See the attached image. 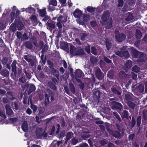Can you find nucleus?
Masks as SVG:
<instances>
[{
  "mask_svg": "<svg viewBox=\"0 0 147 147\" xmlns=\"http://www.w3.org/2000/svg\"><path fill=\"white\" fill-rule=\"evenodd\" d=\"M17 64L16 60H14L11 65V77L14 80H18L19 78L24 75L22 69L17 68L16 64Z\"/></svg>",
  "mask_w": 147,
  "mask_h": 147,
  "instance_id": "f257e3e1",
  "label": "nucleus"
},
{
  "mask_svg": "<svg viewBox=\"0 0 147 147\" xmlns=\"http://www.w3.org/2000/svg\"><path fill=\"white\" fill-rule=\"evenodd\" d=\"M126 36L125 34L123 33H120L119 31L115 33V38L116 40L119 42H122L124 40Z\"/></svg>",
  "mask_w": 147,
  "mask_h": 147,
  "instance_id": "f03ea898",
  "label": "nucleus"
},
{
  "mask_svg": "<svg viewBox=\"0 0 147 147\" xmlns=\"http://www.w3.org/2000/svg\"><path fill=\"white\" fill-rule=\"evenodd\" d=\"M13 26L15 28L17 27L18 30H20L23 28L24 26L22 22L20 20L16 19L14 22Z\"/></svg>",
  "mask_w": 147,
  "mask_h": 147,
  "instance_id": "7ed1b4c3",
  "label": "nucleus"
},
{
  "mask_svg": "<svg viewBox=\"0 0 147 147\" xmlns=\"http://www.w3.org/2000/svg\"><path fill=\"white\" fill-rule=\"evenodd\" d=\"M95 74L96 78L99 80H101L104 78V74L98 67L96 69Z\"/></svg>",
  "mask_w": 147,
  "mask_h": 147,
  "instance_id": "20e7f679",
  "label": "nucleus"
},
{
  "mask_svg": "<svg viewBox=\"0 0 147 147\" xmlns=\"http://www.w3.org/2000/svg\"><path fill=\"white\" fill-rule=\"evenodd\" d=\"M110 16V12L109 10L104 11L101 16V19L103 22H107L109 19Z\"/></svg>",
  "mask_w": 147,
  "mask_h": 147,
  "instance_id": "39448f33",
  "label": "nucleus"
},
{
  "mask_svg": "<svg viewBox=\"0 0 147 147\" xmlns=\"http://www.w3.org/2000/svg\"><path fill=\"white\" fill-rule=\"evenodd\" d=\"M111 104L112 109H117L119 111H121L123 109V106L120 102L116 101H113Z\"/></svg>",
  "mask_w": 147,
  "mask_h": 147,
  "instance_id": "423d86ee",
  "label": "nucleus"
},
{
  "mask_svg": "<svg viewBox=\"0 0 147 147\" xmlns=\"http://www.w3.org/2000/svg\"><path fill=\"white\" fill-rule=\"evenodd\" d=\"M132 66V61L130 60H127L125 62L124 66L123 69L126 72H127L129 69H130Z\"/></svg>",
  "mask_w": 147,
  "mask_h": 147,
  "instance_id": "0eeeda50",
  "label": "nucleus"
},
{
  "mask_svg": "<svg viewBox=\"0 0 147 147\" xmlns=\"http://www.w3.org/2000/svg\"><path fill=\"white\" fill-rule=\"evenodd\" d=\"M112 92L115 95L120 96L121 94V91L118 89L117 87L115 86H112L111 88Z\"/></svg>",
  "mask_w": 147,
  "mask_h": 147,
  "instance_id": "6e6552de",
  "label": "nucleus"
},
{
  "mask_svg": "<svg viewBox=\"0 0 147 147\" xmlns=\"http://www.w3.org/2000/svg\"><path fill=\"white\" fill-rule=\"evenodd\" d=\"M56 85V84H54L51 81H49L47 83L48 86L53 90L54 92L57 91L58 88Z\"/></svg>",
  "mask_w": 147,
  "mask_h": 147,
  "instance_id": "1a4fd4ad",
  "label": "nucleus"
},
{
  "mask_svg": "<svg viewBox=\"0 0 147 147\" xmlns=\"http://www.w3.org/2000/svg\"><path fill=\"white\" fill-rule=\"evenodd\" d=\"M82 12L79 9H76L73 13V15L76 18H79L82 15Z\"/></svg>",
  "mask_w": 147,
  "mask_h": 147,
  "instance_id": "9d476101",
  "label": "nucleus"
},
{
  "mask_svg": "<svg viewBox=\"0 0 147 147\" xmlns=\"http://www.w3.org/2000/svg\"><path fill=\"white\" fill-rule=\"evenodd\" d=\"M5 108L6 114L8 115L11 116L14 114V113L9 105H6Z\"/></svg>",
  "mask_w": 147,
  "mask_h": 147,
  "instance_id": "9b49d317",
  "label": "nucleus"
},
{
  "mask_svg": "<svg viewBox=\"0 0 147 147\" xmlns=\"http://www.w3.org/2000/svg\"><path fill=\"white\" fill-rule=\"evenodd\" d=\"M51 74V75H55V77L58 79H59V71L58 70H57L54 67L50 69Z\"/></svg>",
  "mask_w": 147,
  "mask_h": 147,
  "instance_id": "f8f14e48",
  "label": "nucleus"
},
{
  "mask_svg": "<svg viewBox=\"0 0 147 147\" xmlns=\"http://www.w3.org/2000/svg\"><path fill=\"white\" fill-rule=\"evenodd\" d=\"M75 78H81L83 74V72L80 69H77L75 71Z\"/></svg>",
  "mask_w": 147,
  "mask_h": 147,
  "instance_id": "ddd939ff",
  "label": "nucleus"
},
{
  "mask_svg": "<svg viewBox=\"0 0 147 147\" xmlns=\"http://www.w3.org/2000/svg\"><path fill=\"white\" fill-rule=\"evenodd\" d=\"M85 53L84 50L81 49H80L76 50L74 54V55L80 56L84 55Z\"/></svg>",
  "mask_w": 147,
  "mask_h": 147,
  "instance_id": "4468645a",
  "label": "nucleus"
},
{
  "mask_svg": "<svg viewBox=\"0 0 147 147\" xmlns=\"http://www.w3.org/2000/svg\"><path fill=\"white\" fill-rule=\"evenodd\" d=\"M131 52L132 55L134 58L138 57L140 52L138 51L136 49L133 48L132 49Z\"/></svg>",
  "mask_w": 147,
  "mask_h": 147,
  "instance_id": "2eb2a0df",
  "label": "nucleus"
},
{
  "mask_svg": "<svg viewBox=\"0 0 147 147\" xmlns=\"http://www.w3.org/2000/svg\"><path fill=\"white\" fill-rule=\"evenodd\" d=\"M67 20V17L65 16H60L57 18V21L61 22L62 24L66 22Z\"/></svg>",
  "mask_w": 147,
  "mask_h": 147,
  "instance_id": "dca6fc26",
  "label": "nucleus"
},
{
  "mask_svg": "<svg viewBox=\"0 0 147 147\" xmlns=\"http://www.w3.org/2000/svg\"><path fill=\"white\" fill-rule=\"evenodd\" d=\"M23 71L26 74V77L29 79H30L31 77V71L29 70L28 68L26 67L23 69Z\"/></svg>",
  "mask_w": 147,
  "mask_h": 147,
  "instance_id": "f3484780",
  "label": "nucleus"
},
{
  "mask_svg": "<svg viewBox=\"0 0 147 147\" xmlns=\"http://www.w3.org/2000/svg\"><path fill=\"white\" fill-rule=\"evenodd\" d=\"M0 73L3 77L7 78L9 76V72L7 70L3 69L1 71Z\"/></svg>",
  "mask_w": 147,
  "mask_h": 147,
  "instance_id": "a211bd4d",
  "label": "nucleus"
},
{
  "mask_svg": "<svg viewBox=\"0 0 147 147\" xmlns=\"http://www.w3.org/2000/svg\"><path fill=\"white\" fill-rule=\"evenodd\" d=\"M1 81H3L4 82L5 85H10L11 84V80L7 78H6L3 80H1V79L0 78V87L2 86L1 84Z\"/></svg>",
  "mask_w": 147,
  "mask_h": 147,
  "instance_id": "6ab92c4d",
  "label": "nucleus"
},
{
  "mask_svg": "<svg viewBox=\"0 0 147 147\" xmlns=\"http://www.w3.org/2000/svg\"><path fill=\"white\" fill-rule=\"evenodd\" d=\"M119 76L121 79L126 78L129 75L126 74L125 72L123 71H120L118 74Z\"/></svg>",
  "mask_w": 147,
  "mask_h": 147,
  "instance_id": "aec40b11",
  "label": "nucleus"
},
{
  "mask_svg": "<svg viewBox=\"0 0 147 147\" xmlns=\"http://www.w3.org/2000/svg\"><path fill=\"white\" fill-rule=\"evenodd\" d=\"M7 97L9 101H12L15 99V97L14 96L12 92H7Z\"/></svg>",
  "mask_w": 147,
  "mask_h": 147,
  "instance_id": "412c9836",
  "label": "nucleus"
},
{
  "mask_svg": "<svg viewBox=\"0 0 147 147\" xmlns=\"http://www.w3.org/2000/svg\"><path fill=\"white\" fill-rule=\"evenodd\" d=\"M38 11L39 16L42 17H44L47 14L45 8L43 9H40Z\"/></svg>",
  "mask_w": 147,
  "mask_h": 147,
  "instance_id": "4be33fe9",
  "label": "nucleus"
},
{
  "mask_svg": "<svg viewBox=\"0 0 147 147\" xmlns=\"http://www.w3.org/2000/svg\"><path fill=\"white\" fill-rule=\"evenodd\" d=\"M107 76L110 80L113 79L114 77L113 71L111 69L107 73Z\"/></svg>",
  "mask_w": 147,
  "mask_h": 147,
  "instance_id": "5701e85b",
  "label": "nucleus"
},
{
  "mask_svg": "<svg viewBox=\"0 0 147 147\" xmlns=\"http://www.w3.org/2000/svg\"><path fill=\"white\" fill-rule=\"evenodd\" d=\"M23 131L24 132H26L28 130V125L27 121L24 122L21 126Z\"/></svg>",
  "mask_w": 147,
  "mask_h": 147,
  "instance_id": "b1692460",
  "label": "nucleus"
},
{
  "mask_svg": "<svg viewBox=\"0 0 147 147\" xmlns=\"http://www.w3.org/2000/svg\"><path fill=\"white\" fill-rule=\"evenodd\" d=\"M47 92L51 96V100L52 102H53L54 100L55 92L52 90L49 89L47 90Z\"/></svg>",
  "mask_w": 147,
  "mask_h": 147,
  "instance_id": "393cba45",
  "label": "nucleus"
},
{
  "mask_svg": "<svg viewBox=\"0 0 147 147\" xmlns=\"http://www.w3.org/2000/svg\"><path fill=\"white\" fill-rule=\"evenodd\" d=\"M120 114L122 118H125L126 119H128V118L129 113L127 111L124 110L121 114Z\"/></svg>",
  "mask_w": 147,
  "mask_h": 147,
  "instance_id": "a878e982",
  "label": "nucleus"
},
{
  "mask_svg": "<svg viewBox=\"0 0 147 147\" xmlns=\"http://www.w3.org/2000/svg\"><path fill=\"white\" fill-rule=\"evenodd\" d=\"M105 44L107 50H110L111 47L112 45L109 40L108 39H106Z\"/></svg>",
  "mask_w": 147,
  "mask_h": 147,
  "instance_id": "bb28decb",
  "label": "nucleus"
},
{
  "mask_svg": "<svg viewBox=\"0 0 147 147\" xmlns=\"http://www.w3.org/2000/svg\"><path fill=\"white\" fill-rule=\"evenodd\" d=\"M25 46L28 49H32L33 46L30 41H26L24 43Z\"/></svg>",
  "mask_w": 147,
  "mask_h": 147,
  "instance_id": "cd10ccee",
  "label": "nucleus"
},
{
  "mask_svg": "<svg viewBox=\"0 0 147 147\" xmlns=\"http://www.w3.org/2000/svg\"><path fill=\"white\" fill-rule=\"evenodd\" d=\"M69 86L71 92L74 94L76 93V89L74 84L70 82L69 83Z\"/></svg>",
  "mask_w": 147,
  "mask_h": 147,
  "instance_id": "c85d7f7f",
  "label": "nucleus"
},
{
  "mask_svg": "<svg viewBox=\"0 0 147 147\" xmlns=\"http://www.w3.org/2000/svg\"><path fill=\"white\" fill-rule=\"evenodd\" d=\"M112 133L113 136L115 138H118L121 137L120 132L118 131H113Z\"/></svg>",
  "mask_w": 147,
  "mask_h": 147,
  "instance_id": "c756f323",
  "label": "nucleus"
},
{
  "mask_svg": "<svg viewBox=\"0 0 147 147\" xmlns=\"http://www.w3.org/2000/svg\"><path fill=\"white\" fill-rule=\"evenodd\" d=\"M125 100L127 103L133 100L131 96L129 94H126L125 95Z\"/></svg>",
  "mask_w": 147,
  "mask_h": 147,
  "instance_id": "7c9ffc66",
  "label": "nucleus"
},
{
  "mask_svg": "<svg viewBox=\"0 0 147 147\" xmlns=\"http://www.w3.org/2000/svg\"><path fill=\"white\" fill-rule=\"evenodd\" d=\"M73 136L74 134L72 132H68L66 136V140L67 142L70 140L71 138L73 137Z\"/></svg>",
  "mask_w": 147,
  "mask_h": 147,
  "instance_id": "2f4dec72",
  "label": "nucleus"
},
{
  "mask_svg": "<svg viewBox=\"0 0 147 147\" xmlns=\"http://www.w3.org/2000/svg\"><path fill=\"white\" fill-rule=\"evenodd\" d=\"M142 34L141 31L138 29H136V37L137 39H140L142 37Z\"/></svg>",
  "mask_w": 147,
  "mask_h": 147,
  "instance_id": "473e14b6",
  "label": "nucleus"
},
{
  "mask_svg": "<svg viewBox=\"0 0 147 147\" xmlns=\"http://www.w3.org/2000/svg\"><path fill=\"white\" fill-rule=\"evenodd\" d=\"M96 9V8L95 7H94L90 6H88L86 7L87 11L91 14L94 13L95 10Z\"/></svg>",
  "mask_w": 147,
  "mask_h": 147,
  "instance_id": "72a5a7b5",
  "label": "nucleus"
},
{
  "mask_svg": "<svg viewBox=\"0 0 147 147\" xmlns=\"http://www.w3.org/2000/svg\"><path fill=\"white\" fill-rule=\"evenodd\" d=\"M30 102L31 104V108L33 110V113H34L37 110L38 108L37 106L32 104V102L31 99L30 100Z\"/></svg>",
  "mask_w": 147,
  "mask_h": 147,
  "instance_id": "f704fd0d",
  "label": "nucleus"
},
{
  "mask_svg": "<svg viewBox=\"0 0 147 147\" xmlns=\"http://www.w3.org/2000/svg\"><path fill=\"white\" fill-rule=\"evenodd\" d=\"M113 114L114 118H116L117 121L119 122L121 121V119L119 115L116 112L114 111L113 112Z\"/></svg>",
  "mask_w": 147,
  "mask_h": 147,
  "instance_id": "c9c22d12",
  "label": "nucleus"
},
{
  "mask_svg": "<svg viewBox=\"0 0 147 147\" xmlns=\"http://www.w3.org/2000/svg\"><path fill=\"white\" fill-rule=\"evenodd\" d=\"M36 90V87L33 84H30V87L28 90V93L29 94Z\"/></svg>",
  "mask_w": 147,
  "mask_h": 147,
  "instance_id": "e433bc0d",
  "label": "nucleus"
},
{
  "mask_svg": "<svg viewBox=\"0 0 147 147\" xmlns=\"http://www.w3.org/2000/svg\"><path fill=\"white\" fill-rule=\"evenodd\" d=\"M25 10L26 12L29 13H34L35 11V9L32 7L26 8Z\"/></svg>",
  "mask_w": 147,
  "mask_h": 147,
  "instance_id": "4c0bfd02",
  "label": "nucleus"
},
{
  "mask_svg": "<svg viewBox=\"0 0 147 147\" xmlns=\"http://www.w3.org/2000/svg\"><path fill=\"white\" fill-rule=\"evenodd\" d=\"M31 19L34 24L37 25L38 24L37 18L35 15H32L31 16Z\"/></svg>",
  "mask_w": 147,
  "mask_h": 147,
  "instance_id": "58836bf2",
  "label": "nucleus"
},
{
  "mask_svg": "<svg viewBox=\"0 0 147 147\" xmlns=\"http://www.w3.org/2000/svg\"><path fill=\"white\" fill-rule=\"evenodd\" d=\"M45 105H47L49 102L50 101L49 100V97L50 96L47 93H45Z\"/></svg>",
  "mask_w": 147,
  "mask_h": 147,
  "instance_id": "ea45409f",
  "label": "nucleus"
},
{
  "mask_svg": "<svg viewBox=\"0 0 147 147\" xmlns=\"http://www.w3.org/2000/svg\"><path fill=\"white\" fill-rule=\"evenodd\" d=\"M129 56V54L127 51H122V57H124L126 58H127Z\"/></svg>",
  "mask_w": 147,
  "mask_h": 147,
  "instance_id": "a19ab883",
  "label": "nucleus"
},
{
  "mask_svg": "<svg viewBox=\"0 0 147 147\" xmlns=\"http://www.w3.org/2000/svg\"><path fill=\"white\" fill-rule=\"evenodd\" d=\"M113 27L112 21L111 18H110L108 22L107 23V28L108 29H110Z\"/></svg>",
  "mask_w": 147,
  "mask_h": 147,
  "instance_id": "79ce46f5",
  "label": "nucleus"
},
{
  "mask_svg": "<svg viewBox=\"0 0 147 147\" xmlns=\"http://www.w3.org/2000/svg\"><path fill=\"white\" fill-rule=\"evenodd\" d=\"M81 36L80 40L82 41H84L86 40V38L88 36L86 33H80Z\"/></svg>",
  "mask_w": 147,
  "mask_h": 147,
  "instance_id": "37998d69",
  "label": "nucleus"
},
{
  "mask_svg": "<svg viewBox=\"0 0 147 147\" xmlns=\"http://www.w3.org/2000/svg\"><path fill=\"white\" fill-rule=\"evenodd\" d=\"M60 46L63 49H66L68 47V43L66 42H62L61 43Z\"/></svg>",
  "mask_w": 147,
  "mask_h": 147,
  "instance_id": "c03bdc74",
  "label": "nucleus"
},
{
  "mask_svg": "<svg viewBox=\"0 0 147 147\" xmlns=\"http://www.w3.org/2000/svg\"><path fill=\"white\" fill-rule=\"evenodd\" d=\"M19 81L22 83H24L26 82V80L25 78V76L24 74L19 78Z\"/></svg>",
  "mask_w": 147,
  "mask_h": 147,
  "instance_id": "a18cd8bd",
  "label": "nucleus"
},
{
  "mask_svg": "<svg viewBox=\"0 0 147 147\" xmlns=\"http://www.w3.org/2000/svg\"><path fill=\"white\" fill-rule=\"evenodd\" d=\"M37 61L36 59V57L35 56L34 58V60H32V59H30V65L31 66H33L35 65V64L37 62Z\"/></svg>",
  "mask_w": 147,
  "mask_h": 147,
  "instance_id": "49530a36",
  "label": "nucleus"
},
{
  "mask_svg": "<svg viewBox=\"0 0 147 147\" xmlns=\"http://www.w3.org/2000/svg\"><path fill=\"white\" fill-rule=\"evenodd\" d=\"M132 101H129V102L127 103V105L128 106L132 109H134L136 106V105L135 103L132 102Z\"/></svg>",
  "mask_w": 147,
  "mask_h": 147,
  "instance_id": "de8ad7c7",
  "label": "nucleus"
},
{
  "mask_svg": "<svg viewBox=\"0 0 147 147\" xmlns=\"http://www.w3.org/2000/svg\"><path fill=\"white\" fill-rule=\"evenodd\" d=\"M70 52L71 54L73 55L75 51L76 48L75 47L72 45H71L70 47Z\"/></svg>",
  "mask_w": 147,
  "mask_h": 147,
  "instance_id": "09e8293b",
  "label": "nucleus"
},
{
  "mask_svg": "<svg viewBox=\"0 0 147 147\" xmlns=\"http://www.w3.org/2000/svg\"><path fill=\"white\" fill-rule=\"evenodd\" d=\"M90 61L92 64L93 65H95L96 63L97 62V60L96 57L93 56L90 58Z\"/></svg>",
  "mask_w": 147,
  "mask_h": 147,
  "instance_id": "8fccbe9b",
  "label": "nucleus"
},
{
  "mask_svg": "<svg viewBox=\"0 0 147 147\" xmlns=\"http://www.w3.org/2000/svg\"><path fill=\"white\" fill-rule=\"evenodd\" d=\"M140 68L136 65L134 66L131 69L132 71L136 73H138L140 71Z\"/></svg>",
  "mask_w": 147,
  "mask_h": 147,
  "instance_id": "3c124183",
  "label": "nucleus"
},
{
  "mask_svg": "<svg viewBox=\"0 0 147 147\" xmlns=\"http://www.w3.org/2000/svg\"><path fill=\"white\" fill-rule=\"evenodd\" d=\"M142 117L140 116H138L137 118L136 122L137 126L139 127L141 123Z\"/></svg>",
  "mask_w": 147,
  "mask_h": 147,
  "instance_id": "603ef678",
  "label": "nucleus"
},
{
  "mask_svg": "<svg viewBox=\"0 0 147 147\" xmlns=\"http://www.w3.org/2000/svg\"><path fill=\"white\" fill-rule=\"evenodd\" d=\"M8 60V59L7 57H3L1 60L2 65H5L7 63Z\"/></svg>",
  "mask_w": 147,
  "mask_h": 147,
  "instance_id": "864d4df0",
  "label": "nucleus"
},
{
  "mask_svg": "<svg viewBox=\"0 0 147 147\" xmlns=\"http://www.w3.org/2000/svg\"><path fill=\"white\" fill-rule=\"evenodd\" d=\"M131 125L132 127H133L135 125L136 120L134 116H132V120L131 122Z\"/></svg>",
  "mask_w": 147,
  "mask_h": 147,
  "instance_id": "5fc2aeb1",
  "label": "nucleus"
},
{
  "mask_svg": "<svg viewBox=\"0 0 147 147\" xmlns=\"http://www.w3.org/2000/svg\"><path fill=\"white\" fill-rule=\"evenodd\" d=\"M91 53L95 55H96L97 54L96 50V47L92 46L91 47Z\"/></svg>",
  "mask_w": 147,
  "mask_h": 147,
  "instance_id": "6e6d98bb",
  "label": "nucleus"
},
{
  "mask_svg": "<svg viewBox=\"0 0 147 147\" xmlns=\"http://www.w3.org/2000/svg\"><path fill=\"white\" fill-rule=\"evenodd\" d=\"M79 142L78 140L76 137L74 138L71 139V143L73 145H75Z\"/></svg>",
  "mask_w": 147,
  "mask_h": 147,
  "instance_id": "4d7b16f0",
  "label": "nucleus"
},
{
  "mask_svg": "<svg viewBox=\"0 0 147 147\" xmlns=\"http://www.w3.org/2000/svg\"><path fill=\"white\" fill-rule=\"evenodd\" d=\"M18 119L17 118H10L9 119V122L10 123L14 124L18 121Z\"/></svg>",
  "mask_w": 147,
  "mask_h": 147,
  "instance_id": "13d9d810",
  "label": "nucleus"
},
{
  "mask_svg": "<svg viewBox=\"0 0 147 147\" xmlns=\"http://www.w3.org/2000/svg\"><path fill=\"white\" fill-rule=\"evenodd\" d=\"M44 55H41L40 57V59L43 64L45 65L46 63V61L47 59V57L46 55H45L44 59Z\"/></svg>",
  "mask_w": 147,
  "mask_h": 147,
  "instance_id": "bf43d9fd",
  "label": "nucleus"
},
{
  "mask_svg": "<svg viewBox=\"0 0 147 147\" xmlns=\"http://www.w3.org/2000/svg\"><path fill=\"white\" fill-rule=\"evenodd\" d=\"M134 16L131 13H129L128 15L126 18V20L128 21H130L133 19Z\"/></svg>",
  "mask_w": 147,
  "mask_h": 147,
  "instance_id": "052dcab7",
  "label": "nucleus"
},
{
  "mask_svg": "<svg viewBox=\"0 0 147 147\" xmlns=\"http://www.w3.org/2000/svg\"><path fill=\"white\" fill-rule=\"evenodd\" d=\"M85 51L88 54L90 53V45H88L85 47Z\"/></svg>",
  "mask_w": 147,
  "mask_h": 147,
  "instance_id": "680f3d73",
  "label": "nucleus"
},
{
  "mask_svg": "<svg viewBox=\"0 0 147 147\" xmlns=\"http://www.w3.org/2000/svg\"><path fill=\"white\" fill-rule=\"evenodd\" d=\"M100 92L99 91H96L94 94V97L96 98L98 100L100 97Z\"/></svg>",
  "mask_w": 147,
  "mask_h": 147,
  "instance_id": "e2e57ef3",
  "label": "nucleus"
},
{
  "mask_svg": "<svg viewBox=\"0 0 147 147\" xmlns=\"http://www.w3.org/2000/svg\"><path fill=\"white\" fill-rule=\"evenodd\" d=\"M47 64L49 65V67L50 68H51L54 67V64L50 60H48L47 62Z\"/></svg>",
  "mask_w": 147,
  "mask_h": 147,
  "instance_id": "0e129e2a",
  "label": "nucleus"
},
{
  "mask_svg": "<svg viewBox=\"0 0 147 147\" xmlns=\"http://www.w3.org/2000/svg\"><path fill=\"white\" fill-rule=\"evenodd\" d=\"M49 4H50V5L55 6L57 5V1L56 0H51L49 3Z\"/></svg>",
  "mask_w": 147,
  "mask_h": 147,
  "instance_id": "69168bd1",
  "label": "nucleus"
},
{
  "mask_svg": "<svg viewBox=\"0 0 147 147\" xmlns=\"http://www.w3.org/2000/svg\"><path fill=\"white\" fill-rule=\"evenodd\" d=\"M65 134V131L64 130H63L61 131L60 134L58 136V137H59V139H61L64 136Z\"/></svg>",
  "mask_w": 147,
  "mask_h": 147,
  "instance_id": "338daca9",
  "label": "nucleus"
},
{
  "mask_svg": "<svg viewBox=\"0 0 147 147\" xmlns=\"http://www.w3.org/2000/svg\"><path fill=\"white\" fill-rule=\"evenodd\" d=\"M13 109H15L16 110H18L19 109V106L17 102H14V106L13 107Z\"/></svg>",
  "mask_w": 147,
  "mask_h": 147,
  "instance_id": "774afa93",
  "label": "nucleus"
}]
</instances>
